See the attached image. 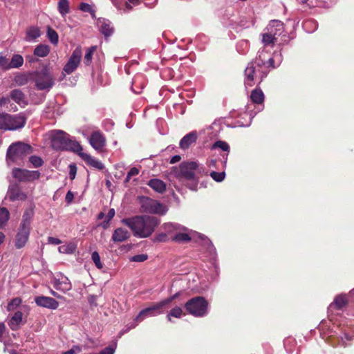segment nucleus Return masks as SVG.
<instances>
[{"instance_id": "f257e3e1", "label": "nucleus", "mask_w": 354, "mask_h": 354, "mask_svg": "<svg viewBox=\"0 0 354 354\" xmlns=\"http://www.w3.org/2000/svg\"><path fill=\"white\" fill-rule=\"evenodd\" d=\"M121 222L128 226L135 236L140 238L149 237L160 223V221L156 217L148 215L124 218Z\"/></svg>"}, {"instance_id": "f03ea898", "label": "nucleus", "mask_w": 354, "mask_h": 354, "mask_svg": "<svg viewBox=\"0 0 354 354\" xmlns=\"http://www.w3.org/2000/svg\"><path fill=\"white\" fill-rule=\"evenodd\" d=\"M52 147L56 150H71L76 153L82 151L79 142L72 140L69 135L62 131H55L52 135Z\"/></svg>"}, {"instance_id": "7ed1b4c3", "label": "nucleus", "mask_w": 354, "mask_h": 354, "mask_svg": "<svg viewBox=\"0 0 354 354\" xmlns=\"http://www.w3.org/2000/svg\"><path fill=\"white\" fill-rule=\"evenodd\" d=\"M32 153V147L22 142L12 143L7 150L6 158L8 161L16 162Z\"/></svg>"}, {"instance_id": "20e7f679", "label": "nucleus", "mask_w": 354, "mask_h": 354, "mask_svg": "<svg viewBox=\"0 0 354 354\" xmlns=\"http://www.w3.org/2000/svg\"><path fill=\"white\" fill-rule=\"evenodd\" d=\"M138 201L142 212L163 215L167 212V207L156 200L147 196H140Z\"/></svg>"}, {"instance_id": "39448f33", "label": "nucleus", "mask_w": 354, "mask_h": 354, "mask_svg": "<svg viewBox=\"0 0 354 354\" xmlns=\"http://www.w3.org/2000/svg\"><path fill=\"white\" fill-rule=\"evenodd\" d=\"M186 310L194 317H203L207 313L208 303L203 297H196L185 304Z\"/></svg>"}, {"instance_id": "423d86ee", "label": "nucleus", "mask_w": 354, "mask_h": 354, "mask_svg": "<svg viewBox=\"0 0 354 354\" xmlns=\"http://www.w3.org/2000/svg\"><path fill=\"white\" fill-rule=\"evenodd\" d=\"M30 218L27 214H24L15 238V245L17 249L24 248L26 244L30 234Z\"/></svg>"}, {"instance_id": "0eeeda50", "label": "nucleus", "mask_w": 354, "mask_h": 354, "mask_svg": "<svg viewBox=\"0 0 354 354\" xmlns=\"http://www.w3.org/2000/svg\"><path fill=\"white\" fill-rule=\"evenodd\" d=\"M198 167L196 162H182L179 167V175L187 180H195Z\"/></svg>"}, {"instance_id": "6e6552de", "label": "nucleus", "mask_w": 354, "mask_h": 354, "mask_svg": "<svg viewBox=\"0 0 354 354\" xmlns=\"http://www.w3.org/2000/svg\"><path fill=\"white\" fill-rule=\"evenodd\" d=\"M12 176L19 181H31L39 178L40 174L37 171H28L15 168L12 170Z\"/></svg>"}, {"instance_id": "1a4fd4ad", "label": "nucleus", "mask_w": 354, "mask_h": 354, "mask_svg": "<svg viewBox=\"0 0 354 354\" xmlns=\"http://www.w3.org/2000/svg\"><path fill=\"white\" fill-rule=\"evenodd\" d=\"M82 57V50L80 47L76 48L68 62L64 67V71L67 74L72 73L78 66Z\"/></svg>"}, {"instance_id": "9d476101", "label": "nucleus", "mask_w": 354, "mask_h": 354, "mask_svg": "<svg viewBox=\"0 0 354 354\" xmlns=\"http://www.w3.org/2000/svg\"><path fill=\"white\" fill-rule=\"evenodd\" d=\"M165 308L162 301L156 303L150 307L143 309L140 312L138 315L136 317V320L141 322L148 316H156L162 312V309Z\"/></svg>"}, {"instance_id": "9b49d317", "label": "nucleus", "mask_w": 354, "mask_h": 354, "mask_svg": "<svg viewBox=\"0 0 354 354\" xmlns=\"http://www.w3.org/2000/svg\"><path fill=\"white\" fill-rule=\"evenodd\" d=\"M26 117L24 113H20L16 115H10L8 118L9 130L13 131L21 129L25 126Z\"/></svg>"}, {"instance_id": "f8f14e48", "label": "nucleus", "mask_w": 354, "mask_h": 354, "mask_svg": "<svg viewBox=\"0 0 354 354\" xmlns=\"http://www.w3.org/2000/svg\"><path fill=\"white\" fill-rule=\"evenodd\" d=\"M54 84V79L48 73L40 75L36 80V86L39 90L48 89Z\"/></svg>"}, {"instance_id": "ddd939ff", "label": "nucleus", "mask_w": 354, "mask_h": 354, "mask_svg": "<svg viewBox=\"0 0 354 354\" xmlns=\"http://www.w3.org/2000/svg\"><path fill=\"white\" fill-rule=\"evenodd\" d=\"M35 301L37 306L50 309H56L59 306L55 299L49 297L39 296L35 297Z\"/></svg>"}, {"instance_id": "4468645a", "label": "nucleus", "mask_w": 354, "mask_h": 354, "mask_svg": "<svg viewBox=\"0 0 354 354\" xmlns=\"http://www.w3.org/2000/svg\"><path fill=\"white\" fill-rule=\"evenodd\" d=\"M91 145L97 151H102L105 145L104 137L98 131L93 132L89 140Z\"/></svg>"}, {"instance_id": "2eb2a0df", "label": "nucleus", "mask_w": 354, "mask_h": 354, "mask_svg": "<svg viewBox=\"0 0 354 354\" xmlns=\"http://www.w3.org/2000/svg\"><path fill=\"white\" fill-rule=\"evenodd\" d=\"M78 155L91 167H93L99 170H102L104 168V164L99 160L95 159L91 155L82 151L77 152Z\"/></svg>"}, {"instance_id": "dca6fc26", "label": "nucleus", "mask_w": 354, "mask_h": 354, "mask_svg": "<svg viewBox=\"0 0 354 354\" xmlns=\"http://www.w3.org/2000/svg\"><path fill=\"white\" fill-rule=\"evenodd\" d=\"M130 236V232L127 230L118 227L114 230L111 239L115 243H120L127 240Z\"/></svg>"}, {"instance_id": "f3484780", "label": "nucleus", "mask_w": 354, "mask_h": 354, "mask_svg": "<svg viewBox=\"0 0 354 354\" xmlns=\"http://www.w3.org/2000/svg\"><path fill=\"white\" fill-rule=\"evenodd\" d=\"M10 98L20 106L24 107L28 104L27 99L24 93L19 89H14L10 93Z\"/></svg>"}, {"instance_id": "a211bd4d", "label": "nucleus", "mask_w": 354, "mask_h": 354, "mask_svg": "<svg viewBox=\"0 0 354 354\" xmlns=\"http://www.w3.org/2000/svg\"><path fill=\"white\" fill-rule=\"evenodd\" d=\"M98 26L100 32L105 37H108L113 33L114 28L109 20L105 19H99Z\"/></svg>"}, {"instance_id": "6ab92c4d", "label": "nucleus", "mask_w": 354, "mask_h": 354, "mask_svg": "<svg viewBox=\"0 0 354 354\" xmlns=\"http://www.w3.org/2000/svg\"><path fill=\"white\" fill-rule=\"evenodd\" d=\"M8 195L11 201H24L26 198V195L21 191L17 185L10 187Z\"/></svg>"}, {"instance_id": "aec40b11", "label": "nucleus", "mask_w": 354, "mask_h": 354, "mask_svg": "<svg viewBox=\"0 0 354 354\" xmlns=\"http://www.w3.org/2000/svg\"><path fill=\"white\" fill-rule=\"evenodd\" d=\"M197 139V134L192 131L185 136L180 142V147L182 149H187L192 143L195 142Z\"/></svg>"}, {"instance_id": "412c9836", "label": "nucleus", "mask_w": 354, "mask_h": 354, "mask_svg": "<svg viewBox=\"0 0 354 354\" xmlns=\"http://www.w3.org/2000/svg\"><path fill=\"white\" fill-rule=\"evenodd\" d=\"M147 185L153 189L155 192L158 193H163L166 190V184L161 180L158 178L151 179Z\"/></svg>"}, {"instance_id": "4be33fe9", "label": "nucleus", "mask_w": 354, "mask_h": 354, "mask_svg": "<svg viewBox=\"0 0 354 354\" xmlns=\"http://www.w3.org/2000/svg\"><path fill=\"white\" fill-rule=\"evenodd\" d=\"M55 286L57 290L66 292L72 288V285L66 277H62L55 282Z\"/></svg>"}, {"instance_id": "5701e85b", "label": "nucleus", "mask_w": 354, "mask_h": 354, "mask_svg": "<svg viewBox=\"0 0 354 354\" xmlns=\"http://www.w3.org/2000/svg\"><path fill=\"white\" fill-rule=\"evenodd\" d=\"M23 314L21 311H17L10 318L8 322V325L12 330H16L19 328L20 324L22 322Z\"/></svg>"}, {"instance_id": "b1692460", "label": "nucleus", "mask_w": 354, "mask_h": 354, "mask_svg": "<svg viewBox=\"0 0 354 354\" xmlns=\"http://www.w3.org/2000/svg\"><path fill=\"white\" fill-rule=\"evenodd\" d=\"M254 72L255 69L252 64H250L245 70V84L248 86H252L254 84Z\"/></svg>"}, {"instance_id": "393cba45", "label": "nucleus", "mask_w": 354, "mask_h": 354, "mask_svg": "<svg viewBox=\"0 0 354 354\" xmlns=\"http://www.w3.org/2000/svg\"><path fill=\"white\" fill-rule=\"evenodd\" d=\"M347 304V299L344 295L337 296L333 301L330 304V308H335L336 309H342Z\"/></svg>"}, {"instance_id": "a878e982", "label": "nucleus", "mask_w": 354, "mask_h": 354, "mask_svg": "<svg viewBox=\"0 0 354 354\" xmlns=\"http://www.w3.org/2000/svg\"><path fill=\"white\" fill-rule=\"evenodd\" d=\"M77 244L73 242L68 243L66 245H61L58 248V250L62 254H73L75 252Z\"/></svg>"}, {"instance_id": "bb28decb", "label": "nucleus", "mask_w": 354, "mask_h": 354, "mask_svg": "<svg viewBox=\"0 0 354 354\" xmlns=\"http://www.w3.org/2000/svg\"><path fill=\"white\" fill-rule=\"evenodd\" d=\"M49 52L50 48L48 45L39 44L35 48L34 50V54L36 56L44 57L47 56Z\"/></svg>"}, {"instance_id": "cd10ccee", "label": "nucleus", "mask_w": 354, "mask_h": 354, "mask_svg": "<svg viewBox=\"0 0 354 354\" xmlns=\"http://www.w3.org/2000/svg\"><path fill=\"white\" fill-rule=\"evenodd\" d=\"M251 100L256 104H261L264 100V95L261 90L254 89L251 93Z\"/></svg>"}, {"instance_id": "c85d7f7f", "label": "nucleus", "mask_w": 354, "mask_h": 354, "mask_svg": "<svg viewBox=\"0 0 354 354\" xmlns=\"http://www.w3.org/2000/svg\"><path fill=\"white\" fill-rule=\"evenodd\" d=\"M24 64V58L19 55H14L9 62V69L12 68H19Z\"/></svg>"}, {"instance_id": "c756f323", "label": "nucleus", "mask_w": 354, "mask_h": 354, "mask_svg": "<svg viewBox=\"0 0 354 354\" xmlns=\"http://www.w3.org/2000/svg\"><path fill=\"white\" fill-rule=\"evenodd\" d=\"M40 36V30L38 28L30 27L27 30L26 39L27 41H31L37 39Z\"/></svg>"}, {"instance_id": "7c9ffc66", "label": "nucleus", "mask_w": 354, "mask_h": 354, "mask_svg": "<svg viewBox=\"0 0 354 354\" xmlns=\"http://www.w3.org/2000/svg\"><path fill=\"white\" fill-rule=\"evenodd\" d=\"M10 213L6 207H0V228L3 227L9 219Z\"/></svg>"}, {"instance_id": "2f4dec72", "label": "nucleus", "mask_w": 354, "mask_h": 354, "mask_svg": "<svg viewBox=\"0 0 354 354\" xmlns=\"http://www.w3.org/2000/svg\"><path fill=\"white\" fill-rule=\"evenodd\" d=\"M58 10L62 16L69 12V2L68 0H59L58 2Z\"/></svg>"}, {"instance_id": "473e14b6", "label": "nucleus", "mask_w": 354, "mask_h": 354, "mask_svg": "<svg viewBox=\"0 0 354 354\" xmlns=\"http://www.w3.org/2000/svg\"><path fill=\"white\" fill-rule=\"evenodd\" d=\"M9 114L0 113V129L3 130H9L8 126Z\"/></svg>"}, {"instance_id": "72a5a7b5", "label": "nucleus", "mask_w": 354, "mask_h": 354, "mask_svg": "<svg viewBox=\"0 0 354 354\" xmlns=\"http://www.w3.org/2000/svg\"><path fill=\"white\" fill-rule=\"evenodd\" d=\"M172 241L176 242H186L189 241L191 238L186 233H177L174 236L171 238Z\"/></svg>"}, {"instance_id": "f704fd0d", "label": "nucleus", "mask_w": 354, "mask_h": 354, "mask_svg": "<svg viewBox=\"0 0 354 354\" xmlns=\"http://www.w3.org/2000/svg\"><path fill=\"white\" fill-rule=\"evenodd\" d=\"M21 303V299L19 297H15L12 299L7 306V310L8 311L15 310Z\"/></svg>"}, {"instance_id": "c9c22d12", "label": "nucleus", "mask_w": 354, "mask_h": 354, "mask_svg": "<svg viewBox=\"0 0 354 354\" xmlns=\"http://www.w3.org/2000/svg\"><path fill=\"white\" fill-rule=\"evenodd\" d=\"M183 314V310L181 308L178 306H176L175 308H172L169 313L167 315V318L169 321H171V317L180 318Z\"/></svg>"}, {"instance_id": "e433bc0d", "label": "nucleus", "mask_w": 354, "mask_h": 354, "mask_svg": "<svg viewBox=\"0 0 354 354\" xmlns=\"http://www.w3.org/2000/svg\"><path fill=\"white\" fill-rule=\"evenodd\" d=\"M95 50V46H91L87 50L84 59V62L86 65H89L91 64L93 53Z\"/></svg>"}, {"instance_id": "4c0bfd02", "label": "nucleus", "mask_w": 354, "mask_h": 354, "mask_svg": "<svg viewBox=\"0 0 354 354\" xmlns=\"http://www.w3.org/2000/svg\"><path fill=\"white\" fill-rule=\"evenodd\" d=\"M47 35L49 40L53 44H57L58 43L59 37L57 33L52 28H48Z\"/></svg>"}, {"instance_id": "58836bf2", "label": "nucleus", "mask_w": 354, "mask_h": 354, "mask_svg": "<svg viewBox=\"0 0 354 354\" xmlns=\"http://www.w3.org/2000/svg\"><path fill=\"white\" fill-rule=\"evenodd\" d=\"M91 259H92L93 263H95V266L98 269H102L103 268V264L100 261V257L97 252L95 251L92 253Z\"/></svg>"}, {"instance_id": "ea45409f", "label": "nucleus", "mask_w": 354, "mask_h": 354, "mask_svg": "<svg viewBox=\"0 0 354 354\" xmlns=\"http://www.w3.org/2000/svg\"><path fill=\"white\" fill-rule=\"evenodd\" d=\"M29 161L33 165L34 167H39L44 163L42 159L37 156H32L29 158Z\"/></svg>"}, {"instance_id": "a19ab883", "label": "nucleus", "mask_w": 354, "mask_h": 354, "mask_svg": "<svg viewBox=\"0 0 354 354\" xmlns=\"http://www.w3.org/2000/svg\"><path fill=\"white\" fill-rule=\"evenodd\" d=\"M276 38L270 33H265L263 35L262 41L266 45L274 44Z\"/></svg>"}, {"instance_id": "79ce46f5", "label": "nucleus", "mask_w": 354, "mask_h": 354, "mask_svg": "<svg viewBox=\"0 0 354 354\" xmlns=\"http://www.w3.org/2000/svg\"><path fill=\"white\" fill-rule=\"evenodd\" d=\"M225 172H216L212 171L210 174V176L216 182H221L225 178Z\"/></svg>"}, {"instance_id": "37998d69", "label": "nucleus", "mask_w": 354, "mask_h": 354, "mask_svg": "<svg viewBox=\"0 0 354 354\" xmlns=\"http://www.w3.org/2000/svg\"><path fill=\"white\" fill-rule=\"evenodd\" d=\"M214 149L215 148H220L223 151H228L229 149H230V146L228 145V144L225 142H223V141H217L216 142L213 147H212Z\"/></svg>"}, {"instance_id": "c03bdc74", "label": "nucleus", "mask_w": 354, "mask_h": 354, "mask_svg": "<svg viewBox=\"0 0 354 354\" xmlns=\"http://www.w3.org/2000/svg\"><path fill=\"white\" fill-rule=\"evenodd\" d=\"M147 259H148L147 254H137V255L133 256L132 257L130 258V261H134V262H143V261H146Z\"/></svg>"}, {"instance_id": "a18cd8bd", "label": "nucleus", "mask_w": 354, "mask_h": 354, "mask_svg": "<svg viewBox=\"0 0 354 354\" xmlns=\"http://www.w3.org/2000/svg\"><path fill=\"white\" fill-rule=\"evenodd\" d=\"M0 68L3 69H9V61L8 59L0 55Z\"/></svg>"}, {"instance_id": "49530a36", "label": "nucleus", "mask_w": 354, "mask_h": 354, "mask_svg": "<svg viewBox=\"0 0 354 354\" xmlns=\"http://www.w3.org/2000/svg\"><path fill=\"white\" fill-rule=\"evenodd\" d=\"M80 9L85 12H89L92 14L94 12L91 6L86 3H81L80 5Z\"/></svg>"}, {"instance_id": "de8ad7c7", "label": "nucleus", "mask_w": 354, "mask_h": 354, "mask_svg": "<svg viewBox=\"0 0 354 354\" xmlns=\"http://www.w3.org/2000/svg\"><path fill=\"white\" fill-rule=\"evenodd\" d=\"M82 352V347L80 346H73L70 350L64 352L63 354H77Z\"/></svg>"}, {"instance_id": "09e8293b", "label": "nucleus", "mask_w": 354, "mask_h": 354, "mask_svg": "<svg viewBox=\"0 0 354 354\" xmlns=\"http://www.w3.org/2000/svg\"><path fill=\"white\" fill-rule=\"evenodd\" d=\"M164 229L168 232H171L174 230H176L178 227L174 223H165L164 224Z\"/></svg>"}, {"instance_id": "8fccbe9b", "label": "nucleus", "mask_w": 354, "mask_h": 354, "mask_svg": "<svg viewBox=\"0 0 354 354\" xmlns=\"http://www.w3.org/2000/svg\"><path fill=\"white\" fill-rule=\"evenodd\" d=\"M15 81L17 84L24 85L27 82V78L24 75H21L17 77Z\"/></svg>"}, {"instance_id": "3c124183", "label": "nucleus", "mask_w": 354, "mask_h": 354, "mask_svg": "<svg viewBox=\"0 0 354 354\" xmlns=\"http://www.w3.org/2000/svg\"><path fill=\"white\" fill-rule=\"evenodd\" d=\"M178 296V293H176V294L174 295L173 296L170 297L169 298L164 299L161 301L163 304L164 306L165 307L166 306L169 304L174 299L177 298Z\"/></svg>"}, {"instance_id": "603ef678", "label": "nucleus", "mask_w": 354, "mask_h": 354, "mask_svg": "<svg viewBox=\"0 0 354 354\" xmlns=\"http://www.w3.org/2000/svg\"><path fill=\"white\" fill-rule=\"evenodd\" d=\"M48 242L53 245H59L62 243V241L60 239L52 236L48 238Z\"/></svg>"}, {"instance_id": "864d4df0", "label": "nucleus", "mask_w": 354, "mask_h": 354, "mask_svg": "<svg viewBox=\"0 0 354 354\" xmlns=\"http://www.w3.org/2000/svg\"><path fill=\"white\" fill-rule=\"evenodd\" d=\"M73 198H74L73 193L71 191H68L66 193L65 200L67 203L70 204L73 201Z\"/></svg>"}, {"instance_id": "5fc2aeb1", "label": "nucleus", "mask_w": 354, "mask_h": 354, "mask_svg": "<svg viewBox=\"0 0 354 354\" xmlns=\"http://www.w3.org/2000/svg\"><path fill=\"white\" fill-rule=\"evenodd\" d=\"M139 173L138 169L136 167H133L130 169V171L128 172V178H131V176H136Z\"/></svg>"}, {"instance_id": "6e6d98bb", "label": "nucleus", "mask_w": 354, "mask_h": 354, "mask_svg": "<svg viewBox=\"0 0 354 354\" xmlns=\"http://www.w3.org/2000/svg\"><path fill=\"white\" fill-rule=\"evenodd\" d=\"M76 174V167L75 165H70L69 176L71 179H74Z\"/></svg>"}, {"instance_id": "4d7b16f0", "label": "nucleus", "mask_w": 354, "mask_h": 354, "mask_svg": "<svg viewBox=\"0 0 354 354\" xmlns=\"http://www.w3.org/2000/svg\"><path fill=\"white\" fill-rule=\"evenodd\" d=\"M115 212L114 209H110L107 215H106V220H108V222H109L115 216Z\"/></svg>"}, {"instance_id": "13d9d810", "label": "nucleus", "mask_w": 354, "mask_h": 354, "mask_svg": "<svg viewBox=\"0 0 354 354\" xmlns=\"http://www.w3.org/2000/svg\"><path fill=\"white\" fill-rule=\"evenodd\" d=\"M156 240L160 242H165L167 241V234L162 233L157 236Z\"/></svg>"}, {"instance_id": "bf43d9fd", "label": "nucleus", "mask_w": 354, "mask_h": 354, "mask_svg": "<svg viewBox=\"0 0 354 354\" xmlns=\"http://www.w3.org/2000/svg\"><path fill=\"white\" fill-rule=\"evenodd\" d=\"M10 102V98L7 97H2L0 98V106H2Z\"/></svg>"}, {"instance_id": "052dcab7", "label": "nucleus", "mask_w": 354, "mask_h": 354, "mask_svg": "<svg viewBox=\"0 0 354 354\" xmlns=\"http://www.w3.org/2000/svg\"><path fill=\"white\" fill-rule=\"evenodd\" d=\"M181 158L180 156L178 155H176L174 156H173L171 160H170V163L171 164H174L176 162H178L180 160Z\"/></svg>"}, {"instance_id": "680f3d73", "label": "nucleus", "mask_w": 354, "mask_h": 354, "mask_svg": "<svg viewBox=\"0 0 354 354\" xmlns=\"http://www.w3.org/2000/svg\"><path fill=\"white\" fill-rule=\"evenodd\" d=\"M6 329L5 324L2 322H0V339L1 338L4 331Z\"/></svg>"}, {"instance_id": "e2e57ef3", "label": "nucleus", "mask_w": 354, "mask_h": 354, "mask_svg": "<svg viewBox=\"0 0 354 354\" xmlns=\"http://www.w3.org/2000/svg\"><path fill=\"white\" fill-rule=\"evenodd\" d=\"M272 26H277V27H282L283 24L279 21H272L271 23Z\"/></svg>"}, {"instance_id": "0e129e2a", "label": "nucleus", "mask_w": 354, "mask_h": 354, "mask_svg": "<svg viewBox=\"0 0 354 354\" xmlns=\"http://www.w3.org/2000/svg\"><path fill=\"white\" fill-rule=\"evenodd\" d=\"M268 64L269 66H271L272 68H274V61L273 59V58H270L268 61Z\"/></svg>"}, {"instance_id": "69168bd1", "label": "nucleus", "mask_w": 354, "mask_h": 354, "mask_svg": "<svg viewBox=\"0 0 354 354\" xmlns=\"http://www.w3.org/2000/svg\"><path fill=\"white\" fill-rule=\"evenodd\" d=\"M5 239V235L3 233L0 232V245L4 241Z\"/></svg>"}, {"instance_id": "338daca9", "label": "nucleus", "mask_w": 354, "mask_h": 354, "mask_svg": "<svg viewBox=\"0 0 354 354\" xmlns=\"http://www.w3.org/2000/svg\"><path fill=\"white\" fill-rule=\"evenodd\" d=\"M109 222H108V220H106V221H104V222H103V223H102V226L104 229L107 228V227H108V226H109Z\"/></svg>"}, {"instance_id": "774afa93", "label": "nucleus", "mask_w": 354, "mask_h": 354, "mask_svg": "<svg viewBox=\"0 0 354 354\" xmlns=\"http://www.w3.org/2000/svg\"><path fill=\"white\" fill-rule=\"evenodd\" d=\"M104 214L103 212H100L97 216L98 219H102V218H104Z\"/></svg>"}]
</instances>
